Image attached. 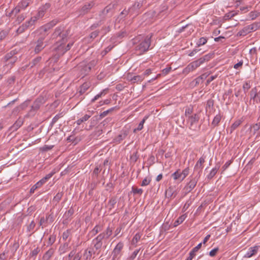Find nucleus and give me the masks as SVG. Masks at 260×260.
I'll return each instance as SVG.
<instances>
[{"label":"nucleus","instance_id":"4","mask_svg":"<svg viewBox=\"0 0 260 260\" xmlns=\"http://www.w3.org/2000/svg\"><path fill=\"white\" fill-rule=\"evenodd\" d=\"M62 42L60 44H56V46L54 48L53 59L56 61L62 55H63L67 51L69 50L73 45V42L69 43L65 46L64 43Z\"/></svg>","mask_w":260,"mask_h":260},{"label":"nucleus","instance_id":"40","mask_svg":"<svg viewBox=\"0 0 260 260\" xmlns=\"http://www.w3.org/2000/svg\"><path fill=\"white\" fill-rule=\"evenodd\" d=\"M44 183L42 182V181L40 180L39 181H38L37 183H36L34 185H33L31 188L30 189V193H34L37 188H40L41 187Z\"/></svg>","mask_w":260,"mask_h":260},{"label":"nucleus","instance_id":"49","mask_svg":"<svg viewBox=\"0 0 260 260\" xmlns=\"http://www.w3.org/2000/svg\"><path fill=\"white\" fill-rule=\"evenodd\" d=\"M26 17L25 14H21L19 15H18L16 18V22L18 24H20L21 22H22Z\"/></svg>","mask_w":260,"mask_h":260},{"label":"nucleus","instance_id":"29","mask_svg":"<svg viewBox=\"0 0 260 260\" xmlns=\"http://www.w3.org/2000/svg\"><path fill=\"white\" fill-rule=\"evenodd\" d=\"M54 253V249L52 248H50L45 252L43 256L44 260H49Z\"/></svg>","mask_w":260,"mask_h":260},{"label":"nucleus","instance_id":"17","mask_svg":"<svg viewBox=\"0 0 260 260\" xmlns=\"http://www.w3.org/2000/svg\"><path fill=\"white\" fill-rule=\"evenodd\" d=\"M249 129L250 130L251 136H254L256 134V137L260 136L259 133H258L260 129V122L251 125Z\"/></svg>","mask_w":260,"mask_h":260},{"label":"nucleus","instance_id":"39","mask_svg":"<svg viewBox=\"0 0 260 260\" xmlns=\"http://www.w3.org/2000/svg\"><path fill=\"white\" fill-rule=\"evenodd\" d=\"M63 195V191L58 192L56 194V196L53 198L52 202L53 203H56V204H57L58 203H59L60 200L61 199Z\"/></svg>","mask_w":260,"mask_h":260},{"label":"nucleus","instance_id":"26","mask_svg":"<svg viewBox=\"0 0 260 260\" xmlns=\"http://www.w3.org/2000/svg\"><path fill=\"white\" fill-rule=\"evenodd\" d=\"M222 117V115L220 113H218L214 117V118L211 123V126L213 128L218 125V124L220 122Z\"/></svg>","mask_w":260,"mask_h":260},{"label":"nucleus","instance_id":"34","mask_svg":"<svg viewBox=\"0 0 260 260\" xmlns=\"http://www.w3.org/2000/svg\"><path fill=\"white\" fill-rule=\"evenodd\" d=\"M42 60L41 56H37L32 60V61L29 63V66L30 68H33L34 67L38 64Z\"/></svg>","mask_w":260,"mask_h":260},{"label":"nucleus","instance_id":"51","mask_svg":"<svg viewBox=\"0 0 260 260\" xmlns=\"http://www.w3.org/2000/svg\"><path fill=\"white\" fill-rule=\"evenodd\" d=\"M248 15L251 20H254L259 15V13L256 11H251L249 13Z\"/></svg>","mask_w":260,"mask_h":260},{"label":"nucleus","instance_id":"28","mask_svg":"<svg viewBox=\"0 0 260 260\" xmlns=\"http://www.w3.org/2000/svg\"><path fill=\"white\" fill-rule=\"evenodd\" d=\"M219 168L220 165L216 164L215 167L211 170L210 173L207 175V178L208 179H211L216 175Z\"/></svg>","mask_w":260,"mask_h":260},{"label":"nucleus","instance_id":"63","mask_svg":"<svg viewBox=\"0 0 260 260\" xmlns=\"http://www.w3.org/2000/svg\"><path fill=\"white\" fill-rule=\"evenodd\" d=\"M70 235V231L69 230L64 231L62 234V239L64 241L67 240Z\"/></svg>","mask_w":260,"mask_h":260},{"label":"nucleus","instance_id":"5","mask_svg":"<svg viewBox=\"0 0 260 260\" xmlns=\"http://www.w3.org/2000/svg\"><path fill=\"white\" fill-rule=\"evenodd\" d=\"M35 32L38 34V37L35 43L36 45L34 48V52L35 54H38L46 46L47 44L45 43V39L47 36H46V34H43L41 32H38V30Z\"/></svg>","mask_w":260,"mask_h":260},{"label":"nucleus","instance_id":"19","mask_svg":"<svg viewBox=\"0 0 260 260\" xmlns=\"http://www.w3.org/2000/svg\"><path fill=\"white\" fill-rule=\"evenodd\" d=\"M128 132L126 130H122L121 133L114 139V142L120 143L123 140L126 138L128 135Z\"/></svg>","mask_w":260,"mask_h":260},{"label":"nucleus","instance_id":"58","mask_svg":"<svg viewBox=\"0 0 260 260\" xmlns=\"http://www.w3.org/2000/svg\"><path fill=\"white\" fill-rule=\"evenodd\" d=\"M189 168L188 167L186 168L185 169H184L181 173V174L182 175V180H184L189 174Z\"/></svg>","mask_w":260,"mask_h":260},{"label":"nucleus","instance_id":"24","mask_svg":"<svg viewBox=\"0 0 260 260\" xmlns=\"http://www.w3.org/2000/svg\"><path fill=\"white\" fill-rule=\"evenodd\" d=\"M89 83L85 82L80 87L77 93H79V95H82L89 89Z\"/></svg>","mask_w":260,"mask_h":260},{"label":"nucleus","instance_id":"13","mask_svg":"<svg viewBox=\"0 0 260 260\" xmlns=\"http://www.w3.org/2000/svg\"><path fill=\"white\" fill-rule=\"evenodd\" d=\"M146 3V0H143L139 2H136L129 8V14L131 15H137L139 13V10Z\"/></svg>","mask_w":260,"mask_h":260},{"label":"nucleus","instance_id":"54","mask_svg":"<svg viewBox=\"0 0 260 260\" xmlns=\"http://www.w3.org/2000/svg\"><path fill=\"white\" fill-rule=\"evenodd\" d=\"M132 192H133V193L134 194H138L139 195H141L143 192V190L142 188H138L134 186L132 187Z\"/></svg>","mask_w":260,"mask_h":260},{"label":"nucleus","instance_id":"25","mask_svg":"<svg viewBox=\"0 0 260 260\" xmlns=\"http://www.w3.org/2000/svg\"><path fill=\"white\" fill-rule=\"evenodd\" d=\"M171 177L175 181H178L179 183L182 182L183 180L182 179V175L179 170H177L171 175Z\"/></svg>","mask_w":260,"mask_h":260},{"label":"nucleus","instance_id":"41","mask_svg":"<svg viewBox=\"0 0 260 260\" xmlns=\"http://www.w3.org/2000/svg\"><path fill=\"white\" fill-rule=\"evenodd\" d=\"M144 79V77L141 75L134 76L131 79V81L133 83L141 82Z\"/></svg>","mask_w":260,"mask_h":260},{"label":"nucleus","instance_id":"43","mask_svg":"<svg viewBox=\"0 0 260 260\" xmlns=\"http://www.w3.org/2000/svg\"><path fill=\"white\" fill-rule=\"evenodd\" d=\"M40 107V101L38 100H36L33 105L31 106V111H36L39 109Z\"/></svg>","mask_w":260,"mask_h":260},{"label":"nucleus","instance_id":"31","mask_svg":"<svg viewBox=\"0 0 260 260\" xmlns=\"http://www.w3.org/2000/svg\"><path fill=\"white\" fill-rule=\"evenodd\" d=\"M102 230H103V226L99 225V224H97L90 232V233L92 234V236H95L99 232H101Z\"/></svg>","mask_w":260,"mask_h":260},{"label":"nucleus","instance_id":"47","mask_svg":"<svg viewBox=\"0 0 260 260\" xmlns=\"http://www.w3.org/2000/svg\"><path fill=\"white\" fill-rule=\"evenodd\" d=\"M174 191L173 190V189L171 187H169L166 190V197H168V198L172 197L174 196Z\"/></svg>","mask_w":260,"mask_h":260},{"label":"nucleus","instance_id":"33","mask_svg":"<svg viewBox=\"0 0 260 260\" xmlns=\"http://www.w3.org/2000/svg\"><path fill=\"white\" fill-rule=\"evenodd\" d=\"M243 122V120L238 119L236 120L231 126V133L236 129Z\"/></svg>","mask_w":260,"mask_h":260},{"label":"nucleus","instance_id":"22","mask_svg":"<svg viewBox=\"0 0 260 260\" xmlns=\"http://www.w3.org/2000/svg\"><path fill=\"white\" fill-rule=\"evenodd\" d=\"M70 240L68 242H66L63 244H61L58 249V252L59 255H62L66 253L69 250V242Z\"/></svg>","mask_w":260,"mask_h":260},{"label":"nucleus","instance_id":"20","mask_svg":"<svg viewBox=\"0 0 260 260\" xmlns=\"http://www.w3.org/2000/svg\"><path fill=\"white\" fill-rule=\"evenodd\" d=\"M23 123V120L22 118H19L9 128V131L11 132L16 131Z\"/></svg>","mask_w":260,"mask_h":260},{"label":"nucleus","instance_id":"42","mask_svg":"<svg viewBox=\"0 0 260 260\" xmlns=\"http://www.w3.org/2000/svg\"><path fill=\"white\" fill-rule=\"evenodd\" d=\"M107 89H104L103 90V91H102L100 93H99V94H98L97 95H96L92 100H91V102L92 103H93L96 100H97L98 99H99L100 98L102 97L103 95H105L107 93Z\"/></svg>","mask_w":260,"mask_h":260},{"label":"nucleus","instance_id":"14","mask_svg":"<svg viewBox=\"0 0 260 260\" xmlns=\"http://www.w3.org/2000/svg\"><path fill=\"white\" fill-rule=\"evenodd\" d=\"M58 22L57 20H53L51 22L48 23L45 25L41 27L39 29H38V32H41L43 34H46V36H48V31L53 26H54Z\"/></svg>","mask_w":260,"mask_h":260},{"label":"nucleus","instance_id":"56","mask_svg":"<svg viewBox=\"0 0 260 260\" xmlns=\"http://www.w3.org/2000/svg\"><path fill=\"white\" fill-rule=\"evenodd\" d=\"M141 235L140 233H137L132 239V244H136L140 240Z\"/></svg>","mask_w":260,"mask_h":260},{"label":"nucleus","instance_id":"36","mask_svg":"<svg viewBox=\"0 0 260 260\" xmlns=\"http://www.w3.org/2000/svg\"><path fill=\"white\" fill-rule=\"evenodd\" d=\"M186 216L183 214L178 218V219L174 222V226H177L180 224L182 223L185 219Z\"/></svg>","mask_w":260,"mask_h":260},{"label":"nucleus","instance_id":"59","mask_svg":"<svg viewBox=\"0 0 260 260\" xmlns=\"http://www.w3.org/2000/svg\"><path fill=\"white\" fill-rule=\"evenodd\" d=\"M140 249L135 250L133 253L127 258V260H134L138 254Z\"/></svg>","mask_w":260,"mask_h":260},{"label":"nucleus","instance_id":"45","mask_svg":"<svg viewBox=\"0 0 260 260\" xmlns=\"http://www.w3.org/2000/svg\"><path fill=\"white\" fill-rule=\"evenodd\" d=\"M139 158L138 152L137 151L134 152L130 156V159L133 162H136Z\"/></svg>","mask_w":260,"mask_h":260},{"label":"nucleus","instance_id":"44","mask_svg":"<svg viewBox=\"0 0 260 260\" xmlns=\"http://www.w3.org/2000/svg\"><path fill=\"white\" fill-rule=\"evenodd\" d=\"M56 240V235L52 234L51 235L49 238L47 242V245H52L55 241Z\"/></svg>","mask_w":260,"mask_h":260},{"label":"nucleus","instance_id":"6","mask_svg":"<svg viewBox=\"0 0 260 260\" xmlns=\"http://www.w3.org/2000/svg\"><path fill=\"white\" fill-rule=\"evenodd\" d=\"M69 35L68 31H63V27L59 26L56 27L54 32L52 34V38L55 39L59 37L62 42H66L67 40V37Z\"/></svg>","mask_w":260,"mask_h":260},{"label":"nucleus","instance_id":"50","mask_svg":"<svg viewBox=\"0 0 260 260\" xmlns=\"http://www.w3.org/2000/svg\"><path fill=\"white\" fill-rule=\"evenodd\" d=\"M92 256V251L91 250H86L84 253V257L85 260H90Z\"/></svg>","mask_w":260,"mask_h":260},{"label":"nucleus","instance_id":"62","mask_svg":"<svg viewBox=\"0 0 260 260\" xmlns=\"http://www.w3.org/2000/svg\"><path fill=\"white\" fill-rule=\"evenodd\" d=\"M214 102L212 100H208L206 105V110L207 111L208 109L212 108L213 106Z\"/></svg>","mask_w":260,"mask_h":260},{"label":"nucleus","instance_id":"11","mask_svg":"<svg viewBox=\"0 0 260 260\" xmlns=\"http://www.w3.org/2000/svg\"><path fill=\"white\" fill-rule=\"evenodd\" d=\"M103 240L101 236L100 237L99 236H98L92 240V244L93 245V248L92 249L93 254H95L96 252L98 254H99L103 246Z\"/></svg>","mask_w":260,"mask_h":260},{"label":"nucleus","instance_id":"3","mask_svg":"<svg viewBox=\"0 0 260 260\" xmlns=\"http://www.w3.org/2000/svg\"><path fill=\"white\" fill-rule=\"evenodd\" d=\"M96 62L97 61L94 60L89 62L87 61H83L80 62L77 67L79 77L83 78L85 76L88 75L90 73L91 69L95 66Z\"/></svg>","mask_w":260,"mask_h":260},{"label":"nucleus","instance_id":"10","mask_svg":"<svg viewBox=\"0 0 260 260\" xmlns=\"http://www.w3.org/2000/svg\"><path fill=\"white\" fill-rule=\"evenodd\" d=\"M95 6V2L93 1L86 2L79 10L80 15H85L88 13Z\"/></svg>","mask_w":260,"mask_h":260},{"label":"nucleus","instance_id":"61","mask_svg":"<svg viewBox=\"0 0 260 260\" xmlns=\"http://www.w3.org/2000/svg\"><path fill=\"white\" fill-rule=\"evenodd\" d=\"M193 108L191 107H187L185 109V116L187 118L188 117L189 115H192Z\"/></svg>","mask_w":260,"mask_h":260},{"label":"nucleus","instance_id":"15","mask_svg":"<svg viewBox=\"0 0 260 260\" xmlns=\"http://www.w3.org/2000/svg\"><path fill=\"white\" fill-rule=\"evenodd\" d=\"M259 246H254L250 247L248 251L245 253L243 256L244 258H250L252 256L255 255L259 248Z\"/></svg>","mask_w":260,"mask_h":260},{"label":"nucleus","instance_id":"35","mask_svg":"<svg viewBox=\"0 0 260 260\" xmlns=\"http://www.w3.org/2000/svg\"><path fill=\"white\" fill-rule=\"evenodd\" d=\"M147 119V117L145 116L143 118V119H142V120L140 122L138 127L133 130V132L136 133L137 131H140L142 130L143 128L144 124L145 122V121Z\"/></svg>","mask_w":260,"mask_h":260},{"label":"nucleus","instance_id":"52","mask_svg":"<svg viewBox=\"0 0 260 260\" xmlns=\"http://www.w3.org/2000/svg\"><path fill=\"white\" fill-rule=\"evenodd\" d=\"M249 28L250 29L251 32L256 30L259 27V24L256 22L253 23L250 25H248Z\"/></svg>","mask_w":260,"mask_h":260},{"label":"nucleus","instance_id":"32","mask_svg":"<svg viewBox=\"0 0 260 260\" xmlns=\"http://www.w3.org/2000/svg\"><path fill=\"white\" fill-rule=\"evenodd\" d=\"M49 217H51V222L53 221V216L51 214H49L48 216H46V218H45L44 217H41L40 220V225H43L44 223H47L48 222V220L49 219Z\"/></svg>","mask_w":260,"mask_h":260},{"label":"nucleus","instance_id":"38","mask_svg":"<svg viewBox=\"0 0 260 260\" xmlns=\"http://www.w3.org/2000/svg\"><path fill=\"white\" fill-rule=\"evenodd\" d=\"M18 5L22 10H25L29 6V2L27 0H21Z\"/></svg>","mask_w":260,"mask_h":260},{"label":"nucleus","instance_id":"21","mask_svg":"<svg viewBox=\"0 0 260 260\" xmlns=\"http://www.w3.org/2000/svg\"><path fill=\"white\" fill-rule=\"evenodd\" d=\"M123 247V243L121 242H119L115 246L112 251L113 257L116 258L117 256L119 254L120 251Z\"/></svg>","mask_w":260,"mask_h":260},{"label":"nucleus","instance_id":"64","mask_svg":"<svg viewBox=\"0 0 260 260\" xmlns=\"http://www.w3.org/2000/svg\"><path fill=\"white\" fill-rule=\"evenodd\" d=\"M40 249L39 247H37L35 249H34L30 253L29 255L31 257H36L37 255L40 252Z\"/></svg>","mask_w":260,"mask_h":260},{"label":"nucleus","instance_id":"12","mask_svg":"<svg viewBox=\"0 0 260 260\" xmlns=\"http://www.w3.org/2000/svg\"><path fill=\"white\" fill-rule=\"evenodd\" d=\"M251 100L256 103H260V86L253 88L250 92Z\"/></svg>","mask_w":260,"mask_h":260},{"label":"nucleus","instance_id":"46","mask_svg":"<svg viewBox=\"0 0 260 260\" xmlns=\"http://www.w3.org/2000/svg\"><path fill=\"white\" fill-rule=\"evenodd\" d=\"M251 87V81H246L243 85V89L244 92L246 93Z\"/></svg>","mask_w":260,"mask_h":260},{"label":"nucleus","instance_id":"18","mask_svg":"<svg viewBox=\"0 0 260 260\" xmlns=\"http://www.w3.org/2000/svg\"><path fill=\"white\" fill-rule=\"evenodd\" d=\"M113 233V228L108 226L105 231L100 234L98 236H101L103 239H108L112 235Z\"/></svg>","mask_w":260,"mask_h":260},{"label":"nucleus","instance_id":"8","mask_svg":"<svg viewBox=\"0 0 260 260\" xmlns=\"http://www.w3.org/2000/svg\"><path fill=\"white\" fill-rule=\"evenodd\" d=\"M200 119V116L199 114L196 113L192 115H189L187 118V121L189 125V128L190 129L195 130L197 128V124Z\"/></svg>","mask_w":260,"mask_h":260},{"label":"nucleus","instance_id":"16","mask_svg":"<svg viewBox=\"0 0 260 260\" xmlns=\"http://www.w3.org/2000/svg\"><path fill=\"white\" fill-rule=\"evenodd\" d=\"M50 7V4L49 3H46L45 5L41 6L39 8L38 13L37 14L38 16L40 18H42Z\"/></svg>","mask_w":260,"mask_h":260},{"label":"nucleus","instance_id":"53","mask_svg":"<svg viewBox=\"0 0 260 260\" xmlns=\"http://www.w3.org/2000/svg\"><path fill=\"white\" fill-rule=\"evenodd\" d=\"M207 42V39L204 37L201 38L198 41L197 45L198 47L205 45Z\"/></svg>","mask_w":260,"mask_h":260},{"label":"nucleus","instance_id":"2","mask_svg":"<svg viewBox=\"0 0 260 260\" xmlns=\"http://www.w3.org/2000/svg\"><path fill=\"white\" fill-rule=\"evenodd\" d=\"M151 37L152 35L145 37L136 45L135 49L138 55L143 54L149 50L151 45Z\"/></svg>","mask_w":260,"mask_h":260},{"label":"nucleus","instance_id":"7","mask_svg":"<svg viewBox=\"0 0 260 260\" xmlns=\"http://www.w3.org/2000/svg\"><path fill=\"white\" fill-rule=\"evenodd\" d=\"M113 6H106L99 14L101 22H103L108 16H112L113 15Z\"/></svg>","mask_w":260,"mask_h":260},{"label":"nucleus","instance_id":"48","mask_svg":"<svg viewBox=\"0 0 260 260\" xmlns=\"http://www.w3.org/2000/svg\"><path fill=\"white\" fill-rule=\"evenodd\" d=\"M151 181V177H146L145 179L143 180L141 183V186H145L149 184Z\"/></svg>","mask_w":260,"mask_h":260},{"label":"nucleus","instance_id":"37","mask_svg":"<svg viewBox=\"0 0 260 260\" xmlns=\"http://www.w3.org/2000/svg\"><path fill=\"white\" fill-rule=\"evenodd\" d=\"M117 203V200L116 197H112L111 198L110 200L108 202V206L110 210L112 209L114 206L115 205L116 203Z\"/></svg>","mask_w":260,"mask_h":260},{"label":"nucleus","instance_id":"27","mask_svg":"<svg viewBox=\"0 0 260 260\" xmlns=\"http://www.w3.org/2000/svg\"><path fill=\"white\" fill-rule=\"evenodd\" d=\"M251 32L250 29L248 25L244 27L237 33V36H245Z\"/></svg>","mask_w":260,"mask_h":260},{"label":"nucleus","instance_id":"23","mask_svg":"<svg viewBox=\"0 0 260 260\" xmlns=\"http://www.w3.org/2000/svg\"><path fill=\"white\" fill-rule=\"evenodd\" d=\"M205 161V157L202 156L201 157L199 160L197 161L195 166H194V170H199L200 173V172L202 171L203 169V165Z\"/></svg>","mask_w":260,"mask_h":260},{"label":"nucleus","instance_id":"30","mask_svg":"<svg viewBox=\"0 0 260 260\" xmlns=\"http://www.w3.org/2000/svg\"><path fill=\"white\" fill-rule=\"evenodd\" d=\"M16 53V52L15 50H12L10 51L9 53H8L5 55L3 58L4 61L6 62L9 61V60H11L14 56Z\"/></svg>","mask_w":260,"mask_h":260},{"label":"nucleus","instance_id":"9","mask_svg":"<svg viewBox=\"0 0 260 260\" xmlns=\"http://www.w3.org/2000/svg\"><path fill=\"white\" fill-rule=\"evenodd\" d=\"M200 178V175L194 177H190L189 181L186 183L183 190L186 191V193H189L191 191L196 187Z\"/></svg>","mask_w":260,"mask_h":260},{"label":"nucleus","instance_id":"1","mask_svg":"<svg viewBox=\"0 0 260 260\" xmlns=\"http://www.w3.org/2000/svg\"><path fill=\"white\" fill-rule=\"evenodd\" d=\"M213 53H209L190 62L183 69L182 71L183 73L186 75L190 72L195 70L204 62L209 61L213 57Z\"/></svg>","mask_w":260,"mask_h":260},{"label":"nucleus","instance_id":"57","mask_svg":"<svg viewBox=\"0 0 260 260\" xmlns=\"http://www.w3.org/2000/svg\"><path fill=\"white\" fill-rule=\"evenodd\" d=\"M54 172H52L46 175L41 180L44 184L47 182V180H48L50 178H51L52 177V176L54 175Z\"/></svg>","mask_w":260,"mask_h":260},{"label":"nucleus","instance_id":"60","mask_svg":"<svg viewBox=\"0 0 260 260\" xmlns=\"http://www.w3.org/2000/svg\"><path fill=\"white\" fill-rule=\"evenodd\" d=\"M74 213V210L72 207H71L68 211L64 214V216L67 218L70 217Z\"/></svg>","mask_w":260,"mask_h":260},{"label":"nucleus","instance_id":"55","mask_svg":"<svg viewBox=\"0 0 260 260\" xmlns=\"http://www.w3.org/2000/svg\"><path fill=\"white\" fill-rule=\"evenodd\" d=\"M27 29V28H26V26L25 25H24L23 24H22L17 29L16 34H17V35H19V34H22V32L25 31V30L26 29Z\"/></svg>","mask_w":260,"mask_h":260}]
</instances>
